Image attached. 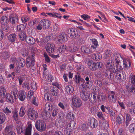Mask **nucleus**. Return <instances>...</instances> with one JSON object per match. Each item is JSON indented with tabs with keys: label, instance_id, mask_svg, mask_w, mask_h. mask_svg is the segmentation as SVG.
Masks as SVG:
<instances>
[{
	"label": "nucleus",
	"instance_id": "obj_62",
	"mask_svg": "<svg viewBox=\"0 0 135 135\" xmlns=\"http://www.w3.org/2000/svg\"><path fill=\"white\" fill-rule=\"evenodd\" d=\"M128 91L134 94H135V87H134L129 88L128 89Z\"/></svg>",
	"mask_w": 135,
	"mask_h": 135
},
{
	"label": "nucleus",
	"instance_id": "obj_30",
	"mask_svg": "<svg viewBox=\"0 0 135 135\" xmlns=\"http://www.w3.org/2000/svg\"><path fill=\"white\" fill-rule=\"evenodd\" d=\"M75 116L73 112H70L66 115V117L67 119L69 120H73L74 119Z\"/></svg>",
	"mask_w": 135,
	"mask_h": 135
},
{
	"label": "nucleus",
	"instance_id": "obj_7",
	"mask_svg": "<svg viewBox=\"0 0 135 135\" xmlns=\"http://www.w3.org/2000/svg\"><path fill=\"white\" fill-rule=\"evenodd\" d=\"M40 23L42 25L43 28L46 29L49 28L50 25V21L46 19L42 20L40 21Z\"/></svg>",
	"mask_w": 135,
	"mask_h": 135
},
{
	"label": "nucleus",
	"instance_id": "obj_11",
	"mask_svg": "<svg viewBox=\"0 0 135 135\" xmlns=\"http://www.w3.org/2000/svg\"><path fill=\"white\" fill-rule=\"evenodd\" d=\"M50 91L52 95L57 96L58 95L59 90L57 87L51 86L50 87Z\"/></svg>",
	"mask_w": 135,
	"mask_h": 135
},
{
	"label": "nucleus",
	"instance_id": "obj_15",
	"mask_svg": "<svg viewBox=\"0 0 135 135\" xmlns=\"http://www.w3.org/2000/svg\"><path fill=\"white\" fill-rule=\"evenodd\" d=\"M65 35L61 33L60 34L57 38V41L58 44H62L64 42L66 41Z\"/></svg>",
	"mask_w": 135,
	"mask_h": 135
},
{
	"label": "nucleus",
	"instance_id": "obj_46",
	"mask_svg": "<svg viewBox=\"0 0 135 135\" xmlns=\"http://www.w3.org/2000/svg\"><path fill=\"white\" fill-rule=\"evenodd\" d=\"M85 70V67L83 65L78 66L77 68V71L79 72H82L84 71Z\"/></svg>",
	"mask_w": 135,
	"mask_h": 135
},
{
	"label": "nucleus",
	"instance_id": "obj_40",
	"mask_svg": "<svg viewBox=\"0 0 135 135\" xmlns=\"http://www.w3.org/2000/svg\"><path fill=\"white\" fill-rule=\"evenodd\" d=\"M26 113L25 108L23 107H22L20 109L19 113V115L21 117H23Z\"/></svg>",
	"mask_w": 135,
	"mask_h": 135
},
{
	"label": "nucleus",
	"instance_id": "obj_49",
	"mask_svg": "<svg viewBox=\"0 0 135 135\" xmlns=\"http://www.w3.org/2000/svg\"><path fill=\"white\" fill-rule=\"evenodd\" d=\"M110 55L109 50H107L104 51V57L105 59L107 58Z\"/></svg>",
	"mask_w": 135,
	"mask_h": 135
},
{
	"label": "nucleus",
	"instance_id": "obj_8",
	"mask_svg": "<svg viewBox=\"0 0 135 135\" xmlns=\"http://www.w3.org/2000/svg\"><path fill=\"white\" fill-rule=\"evenodd\" d=\"M10 21L12 24H15L18 22V19L17 16L14 14H11L9 16Z\"/></svg>",
	"mask_w": 135,
	"mask_h": 135
},
{
	"label": "nucleus",
	"instance_id": "obj_35",
	"mask_svg": "<svg viewBox=\"0 0 135 135\" xmlns=\"http://www.w3.org/2000/svg\"><path fill=\"white\" fill-rule=\"evenodd\" d=\"M6 115L3 113L0 112V124L3 123L6 120Z\"/></svg>",
	"mask_w": 135,
	"mask_h": 135
},
{
	"label": "nucleus",
	"instance_id": "obj_55",
	"mask_svg": "<svg viewBox=\"0 0 135 135\" xmlns=\"http://www.w3.org/2000/svg\"><path fill=\"white\" fill-rule=\"evenodd\" d=\"M75 124V122L73 120L71 121L70 123L68 124L69 126H70L72 128H74Z\"/></svg>",
	"mask_w": 135,
	"mask_h": 135
},
{
	"label": "nucleus",
	"instance_id": "obj_47",
	"mask_svg": "<svg viewBox=\"0 0 135 135\" xmlns=\"http://www.w3.org/2000/svg\"><path fill=\"white\" fill-rule=\"evenodd\" d=\"M44 56L45 57V61L47 62H49L50 61V60L47 53L46 52L44 53Z\"/></svg>",
	"mask_w": 135,
	"mask_h": 135
},
{
	"label": "nucleus",
	"instance_id": "obj_4",
	"mask_svg": "<svg viewBox=\"0 0 135 135\" xmlns=\"http://www.w3.org/2000/svg\"><path fill=\"white\" fill-rule=\"evenodd\" d=\"M67 32L70 36V37L71 38H74L75 37H78L79 35L77 30L73 28H69L67 31Z\"/></svg>",
	"mask_w": 135,
	"mask_h": 135
},
{
	"label": "nucleus",
	"instance_id": "obj_34",
	"mask_svg": "<svg viewBox=\"0 0 135 135\" xmlns=\"http://www.w3.org/2000/svg\"><path fill=\"white\" fill-rule=\"evenodd\" d=\"M6 93V90L5 88L4 87L0 88V96L2 98L5 97V95Z\"/></svg>",
	"mask_w": 135,
	"mask_h": 135
},
{
	"label": "nucleus",
	"instance_id": "obj_33",
	"mask_svg": "<svg viewBox=\"0 0 135 135\" xmlns=\"http://www.w3.org/2000/svg\"><path fill=\"white\" fill-rule=\"evenodd\" d=\"M7 101L8 102L12 103L13 102L14 99L12 96L10 94L8 93L6 94L5 96Z\"/></svg>",
	"mask_w": 135,
	"mask_h": 135
},
{
	"label": "nucleus",
	"instance_id": "obj_38",
	"mask_svg": "<svg viewBox=\"0 0 135 135\" xmlns=\"http://www.w3.org/2000/svg\"><path fill=\"white\" fill-rule=\"evenodd\" d=\"M60 110L59 108L56 107L53 110L52 112V116L53 117H55L57 115L58 111Z\"/></svg>",
	"mask_w": 135,
	"mask_h": 135
},
{
	"label": "nucleus",
	"instance_id": "obj_27",
	"mask_svg": "<svg viewBox=\"0 0 135 135\" xmlns=\"http://www.w3.org/2000/svg\"><path fill=\"white\" fill-rule=\"evenodd\" d=\"M16 35L15 33L9 35L8 37L9 41L11 42H15L16 40Z\"/></svg>",
	"mask_w": 135,
	"mask_h": 135
},
{
	"label": "nucleus",
	"instance_id": "obj_23",
	"mask_svg": "<svg viewBox=\"0 0 135 135\" xmlns=\"http://www.w3.org/2000/svg\"><path fill=\"white\" fill-rule=\"evenodd\" d=\"M32 127V124L31 123H29L27 127L25 130V135H31Z\"/></svg>",
	"mask_w": 135,
	"mask_h": 135
},
{
	"label": "nucleus",
	"instance_id": "obj_28",
	"mask_svg": "<svg viewBox=\"0 0 135 135\" xmlns=\"http://www.w3.org/2000/svg\"><path fill=\"white\" fill-rule=\"evenodd\" d=\"M78 75H76L75 76V81L76 83H84L85 82V80L84 79L81 78L80 76Z\"/></svg>",
	"mask_w": 135,
	"mask_h": 135
},
{
	"label": "nucleus",
	"instance_id": "obj_63",
	"mask_svg": "<svg viewBox=\"0 0 135 135\" xmlns=\"http://www.w3.org/2000/svg\"><path fill=\"white\" fill-rule=\"evenodd\" d=\"M53 30L54 31H58L59 30L58 25L56 24L55 25H54L53 27Z\"/></svg>",
	"mask_w": 135,
	"mask_h": 135
},
{
	"label": "nucleus",
	"instance_id": "obj_5",
	"mask_svg": "<svg viewBox=\"0 0 135 135\" xmlns=\"http://www.w3.org/2000/svg\"><path fill=\"white\" fill-rule=\"evenodd\" d=\"M108 98L109 101L112 103H115L117 100V95L116 93L110 91L108 93Z\"/></svg>",
	"mask_w": 135,
	"mask_h": 135
},
{
	"label": "nucleus",
	"instance_id": "obj_26",
	"mask_svg": "<svg viewBox=\"0 0 135 135\" xmlns=\"http://www.w3.org/2000/svg\"><path fill=\"white\" fill-rule=\"evenodd\" d=\"M66 47V46L64 45H61L60 46V47L58 48V50L59 53H64L67 54V53Z\"/></svg>",
	"mask_w": 135,
	"mask_h": 135
},
{
	"label": "nucleus",
	"instance_id": "obj_44",
	"mask_svg": "<svg viewBox=\"0 0 135 135\" xmlns=\"http://www.w3.org/2000/svg\"><path fill=\"white\" fill-rule=\"evenodd\" d=\"M112 61L113 63L116 62L118 64L119 62V60L118 59V57L117 55H114L113 57L112 58Z\"/></svg>",
	"mask_w": 135,
	"mask_h": 135
},
{
	"label": "nucleus",
	"instance_id": "obj_41",
	"mask_svg": "<svg viewBox=\"0 0 135 135\" xmlns=\"http://www.w3.org/2000/svg\"><path fill=\"white\" fill-rule=\"evenodd\" d=\"M120 57L121 59L123 60V64L125 68H127L128 67V64H129L130 62L128 60L125 58H124L122 56H120Z\"/></svg>",
	"mask_w": 135,
	"mask_h": 135
},
{
	"label": "nucleus",
	"instance_id": "obj_60",
	"mask_svg": "<svg viewBox=\"0 0 135 135\" xmlns=\"http://www.w3.org/2000/svg\"><path fill=\"white\" fill-rule=\"evenodd\" d=\"M37 21V20H36L31 21L28 23V24L30 26H32L35 25Z\"/></svg>",
	"mask_w": 135,
	"mask_h": 135
},
{
	"label": "nucleus",
	"instance_id": "obj_57",
	"mask_svg": "<svg viewBox=\"0 0 135 135\" xmlns=\"http://www.w3.org/2000/svg\"><path fill=\"white\" fill-rule=\"evenodd\" d=\"M18 80L19 83V85H21L22 84V83L23 82L25 78L24 76H21L19 78H18Z\"/></svg>",
	"mask_w": 135,
	"mask_h": 135
},
{
	"label": "nucleus",
	"instance_id": "obj_32",
	"mask_svg": "<svg viewBox=\"0 0 135 135\" xmlns=\"http://www.w3.org/2000/svg\"><path fill=\"white\" fill-rule=\"evenodd\" d=\"M129 130L130 133L135 134V123H132L129 127Z\"/></svg>",
	"mask_w": 135,
	"mask_h": 135
},
{
	"label": "nucleus",
	"instance_id": "obj_54",
	"mask_svg": "<svg viewBox=\"0 0 135 135\" xmlns=\"http://www.w3.org/2000/svg\"><path fill=\"white\" fill-rule=\"evenodd\" d=\"M70 48L69 51L71 52H75L78 50V48L76 47H71Z\"/></svg>",
	"mask_w": 135,
	"mask_h": 135
},
{
	"label": "nucleus",
	"instance_id": "obj_20",
	"mask_svg": "<svg viewBox=\"0 0 135 135\" xmlns=\"http://www.w3.org/2000/svg\"><path fill=\"white\" fill-rule=\"evenodd\" d=\"M26 93L24 91L21 90L19 91L18 98L20 100L22 101H24L26 98Z\"/></svg>",
	"mask_w": 135,
	"mask_h": 135
},
{
	"label": "nucleus",
	"instance_id": "obj_22",
	"mask_svg": "<svg viewBox=\"0 0 135 135\" xmlns=\"http://www.w3.org/2000/svg\"><path fill=\"white\" fill-rule=\"evenodd\" d=\"M86 82L85 83V86L88 88L91 87L93 84L92 82L89 80V78L88 77H86L85 79Z\"/></svg>",
	"mask_w": 135,
	"mask_h": 135
},
{
	"label": "nucleus",
	"instance_id": "obj_58",
	"mask_svg": "<svg viewBox=\"0 0 135 135\" xmlns=\"http://www.w3.org/2000/svg\"><path fill=\"white\" fill-rule=\"evenodd\" d=\"M81 17L85 20H86L87 19L90 18V16L87 15L83 14L81 16Z\"/></svg>",
	"mask_w": 135,
	"mask_h": 135
},
{
	"label": "nucleus",
	"instance_id": "obj_56",
	"mask_svg": "<svg viewBox=\"0 0 135 135\" xmlns=\"http://www.w3.org/2000/svg\"><path fill=\"white\" fill-rule=\"evenodd\" d=\"M118 102L122 109H125V106L123 102H120L118 100Z\"/></svg>",
	"mask_w": 135,
	"mask_h": 135
},
{
	"label": "nucleus",
	"instance_id": "obj_3",
	"mask_svg": "<svg viewBox=\"0 0 135 135\" xmlns=\"http://www.w3.org/2000/svg\"><path fill=\"white\" fill-rule=\"evenodd\" d=\"M28 115L29 118L31 120L36 119L38 117V113L35 110L31 108L28 109Z\"/></svg>",
	"mask_w": 135,
	"mask_h": 135
},
{
	"label": "nucleus",
	"instance_id": "obj_51",
	"mask_svg": "<svg viewBox=\"0 0 135 135\" xmlns=\"http://www.w3.org/2000/svg\"><path fill=\"white\" fill-rule=\"evenodd\" d=\"M33 90H30L28 92V99H30L31 97L32 96L33 94Z\"/></svg>",
	"mask_w": 135,
	"mask_h": 135
},
{
	"label": "nucleus",
	"instance_id": "obj_6",
	"mask_svg": "<svg viewBox=\"0 0 135 135\" xmlns=\"http://www.w3.org/2000/svg\"><path fill=\"white\" fill-rule=\"evenodd\" d=\"M80 96L81 98L83 100L85 101L87 100L89 98L90 94L89 91H85L83 90H81L80 92Z\"/></svg>",
	"mask_w": 135,
	"mask_h": 135
},
{
	"label": "nucleus",
	"instance_id": "obj_37",
	"mask_svg": "<svg viewBox=\"0 0 135 135\" xmlns=\"http://www.w3.org/2000/svg\"><path fill=\"white\" fill-rule=\"evenodd\" d=\"M13 126L11 125H7L5 129L4 132L7 133H9L10 132H13L11 131Z\"/></svg>",
	"mask_w": 135,
	"mask_h": 135
},
{
	"label": "nucleus",
	"instance_id": "obj_12",
	"mask_svg": "<svg viewBox=\"0 0 135 135\" xmlns=\"http://www.w3.org/2000/svg\"><path fill=\"white\" fill-rule=\"evenodd\" d=\"M88 67L92 70H94L97 69L96 63L93 62L92 61H89L88 63Z\"/></svg>",
	"mask_w": 135,
	"mask_h": 135
},
{
	"label": "nucleus",
	"instance_id": "obj_19",
	"mask_svg": "<svg viewBox=\"0 0 135 135\" xmlns=\"http://www.w3.org/2000/svg\"><path fill=\"white\" fill-rule=\"evenodd\" d=\"M26 42L30 45H33L35 43V39L30 36H27L25 40Z\"/></svg>",
	"mask_w": 135,
	"mask_h": 135
},
{
	"label": "nucleus",
	"instance_id": "obj_24",
	"mask_svg": "<svg viewBox=\"0 0 135 135\" xmlns=\"http://www.w3.org/2000/svg\"><path fill=\"white\" fill-rule=\"evenodd\" d=\"M52 108V106L51 104L49 103H47L45 105L44 109L46 115L47 112L51 110Z\"/></svg>",
	"mask_w": 135,
	"mask_h": 135
},
{
	"label": "nucleus",
	"instance_id": "obj_16",
	"mask_svg": "<svg viewBox=\"0 0 135 135\" xmlns=\"http://www.w3.org/2000/svg\"><path fill=\"white\" fill-rule=\"evenodd\" d=\"M81 51L83 53H85L87 54H90L92 52V51L90 50L89 47L87 46L83 45L81 47Z\"/></svg>",
	"mask_w": 135,
	"mask_h": 135
},
{
	"label": "nucleus",
	"instance_id": "obj_50",
	"mask_svg": "<svg viewBox=\"0 0 135 135\" xmlns=\"http://www.w3.org/2000/svg\"><path fill=\"white\" fill-rule=\"evenodd\" d=\"M18 91L17 90H14L12 92V94L13 95L15 99H17L18 96Z\"/></svg>",
	"mask_w": 135,
	"mask_h": 135
},
{
	"label": "nucleus",
	"instance_id": "obj_9",
	"mask_svg": "<svg viewBox=\"0 0 135 135\" xmlns=\"http://www.w3.org/2000/svg\"><path fill=\"white\" fill-rule=\"evenodd\" d=\"M109 127L108 122L105 120H103L99 124V127L102 129L106 130Z\"/></svg>",
	"mask_w": 135,
	"mask_h": 135
},
{
	"label": "nucleus",
	"instance_id": "obj_59",
	"mask_svg": "<svg viewBox=\"0 0 135 135\" xmlns=\"http://www.w3.org/2000/svg\"><path fill=\"white\" fill-rule=\"evenodd\" d=\"M95 55L96 59H95V60H98L102 58V55L100 53H95Z\"/></svg>",
	"mask_w": 135,
	"mask_h": 135
},
{
	"label": "nucleus",
	"instance_id": "obj_36",
	"mask_svg": "<svg viewBox=\"0 0 135 135\" xmlns=\"http://www.w3.org/2000/svg\"><path fill=\"white\" fill-rule=\"evenodd\" d=\"M26 26V25H25L24 24L18 25L17 27V31H24L23 30L25 29Z\"/></svg>",
	"mask_w": 135,
	"mask_h": 135
},
{
	"label": "nucleus",
	"instance_id": "obj_64",
	"mask_svg": "<svg viewBox=\"0 0 135 135\" xmlns=\"http://www.w3.org/2000/svg\"><path fill=\"white\" fill-rule=\"evenodd\" d=\"M71 130L68 129L64 130V134L65 135H70L71 133Z\"/></svg>",
	"mask_w": 135,
	"mask_h": 135
},
{
	"label": "nucleus",
	"instance_id": "obj_31",
	"mask_svg": "<svg viewBox=\"0 0 135 135\" xmlns=\"http://www.w3.org/2000/svg\"><path fill=\"white\" fill-rule=\"evenodd\" d=\"M123 122V118L119 115L117 116L115 119L116 124L117 125H119Z\"/></svg>",
	"mask_w": 135,
	"mask_h": 135
},
{
	"label": "nucleus",
	"instance_id": "obj_25",
	"mask_svg": "<svg viewBox=\"0 0 135 135\" xmlns=\"http://www.w3.org/2000/svg\"><path fill=\"white\" fill-rule=\"evenodd\" d=\"M30 59V57H28L27 59L26 65L27 67H30L31 66H33L34 65L35 60L34 59H32L30 61L29 60Z\"/></svg>",
	"mask_w": 135,
	"mask_h": 135
},
{
	"label": "nucleus",
	"instance_id": "obj_21",
	"mask_svg": "<svg viewBox=\"0 0 135 135\" xmlns=\"http://www.w3.org/2000/svg\"><path fill=\"white\" fill-rule=\"evenodd\" d=\"M19 39L21 41H24L26 39L27 37L26 32L25 31L20 32L18 33Z\"/></svg>",
	"mask_w": 135,
	"mask_h": 135
},
{
	"label": "nucleus",
	"instance_id": "obj_2",
	"mask_svg": "<svg viewBox=\"0 0 135 135\" xmlns=\"http://www.w3.org/2000/svg\"><path fill=\"white\" fill-rule=\"evenodd\" d=\"M72 101L73 105L75 107L79 108L81 105V100L76 95H74L73 96Z\"/></svg>",
	"mask_w": 135,
	"mask_h": 135
},
{
	"label": "nucleus",
	"instance_id": "obj_13",
	"mask_svg": "<svg viewBox=\"0 0 135 135\" xmlns=\"http://www.w3.org/2000/svg\"><path fill=\"white\" fill-rule=\"evenodd\" d=\"M55 45L53 44H48L46 47V51L49 53L54 52Z\"/></svg>",
	"mask_w": 135,
	"mask_h": 135
},
{
	"label": "nucleus",
	"instance_id": "obj_53",
	"mask_svg": "<svg viewBox=\"0 0 135 135\" xmlns=\"http://www.w3.org/2000/svg\"><path fill=\"white\" fill-rule=\"evenodd\" d=\"M17 132L19 134H20L23 132L22 128L21 127L19 126H17L16 127Z\"/></svg>",
	"mask_w": 135,
	"mask_h": 135
},
{
	"label": "nucleus",
	"instance_id": "obj_18",
	"mask_svg": "<svg viewBox=\"0 0 135 135\" xmlns=\"http://www.w3.org/2000/svg\"><path fill=\"white\" fill-rule=\"evenodd\" d=\"M1 54V58L4 60H7L10 57L9 52L8 51H6L4 52H2Z\"/></svg>",
	"mask_w": 135,
	"mask_h": 135
},
{
	"label": "nucleus",
	"instance_id": "obj_10",
	"mask_svg": "<svg viewBox=\"0 0 135 135\" xmlns=\"http://www.w3.org/2000/svg\"><path fill=\"white\" fill-rule=\"evenodd\" d=\"M88 124H90L92 128H94L97 127L98 124V123L96 119L92 118L89 119Z\"/></svg>",
	"mask_w": 135,
	"mask_h": 135
},
{
	"label": "nucleus",
	"instance_id": "obj_61",
	"mask_svg": "<svg viewBox=\"0 0 135 135\" xmlns=\"http://www.w3.org/2000/svg\"><path fill=\"white\" fill-rule=\"evenodd\" d=\"M5 24L2 25H1V27L3 29V30L4 31H5L6 32H8L9 30V29L7 27H5Z\"/></svg>",
	"mask_w": 135,
	"mask_h": 135
},
{
	"label": "nucleus",
	"instance_id": "obj_1",
	"mask_svg": "<svg viewBox=\"0 0 135 135\" xmlns=\"http://www.w3.org/2000/svg\"><path fill=\"white\" fill-rule=\"evenodd\" d=\"M35 127L36 129L40 132L44 131L46 128V126L45 122L41 120H38L35 122Z\"/></svg>",
	"mask_w": 135,
	"mask_h": 135
},
{
	"label": "nucleus",
	"instance_id": "obj_52",
	"mask_svg": "<svg viewBox=\"0 0 135 135\" xmlns=\"http://www.w3.org/2000/svg\"><path fill=\"white\" fill-rule=\"evenodd\" d=\"M3 111L7 115H9L11 113V111L7 107H6L5 109L3 110Z\"/></svg>",
	"mask_w": 135,
	"mask_h": 135
},
{
	"label": "nucleus",
	"instance_id": "obj_14",
	"mask_svg": "<svg viewBox=\"0 0 135 135\" xmlns=\"http://www.w3.org/2000/svg\"><path fill=\"white\" fill-rule=\"evenodd\" d=\"M65 90L68 95H72L74 91V88L71 85H68L66 86Z\"/></svg>",
	"mask_w": 135,
	"mask_h": 135
},
{
	"label": "nucleus",
	"instance_id": "obj_39",
	"mask_svg": "<svg viewBox=\"0 0 135 135\" xmlns=\"http://www.w3.org/2000/svg\"><path fill=\"white\" fill-rule=\"evenodd\" d=\"M1 21H2V25L5 24L8 22V18L6 16H2L1 18Z\"/></svg>",
	"mask_w": 135,
	"mask_h": 135
},
{
	"label": "nucleus",
	"instance_id": "obj_43",
	"mask_svg": "<svg viewBox=\"0 0 135 135\" xmlns=\"http://www.w3.org/2000/svg\"><path fill=\"white\" fill-rule=\"evenodd\" d=\"M12 115L13 119L17 121L18 119V113L16 111H15L13 112Z\"/></svg>",
	"mask_w": 135,
	"mask_h": 135
},
{
	"label": "nucleus",
	"instance_id": "obj_48",
	"mask_svg": "<svg viewBox=\"0 0 135 135\" xmlns=\"http://www.w3.org/2000/svg\"><path fill=\"white\" fill-rule=\"evenodd\" d=\"M97 115L98 117L100 119H102V120H105L102 112H98Z\"/></svg>",
	"mask_w": 135,
	"mask_h": 135
},
{
	"label": "nucleus",
	"instance_id": "obj_29",
	"mask_svg": "<svg viewBox=\"0 0 135 135\" xmlns=\"http://www.w3.org/2000/svg\"><path fill=\"white\" fill-rule=\"evenodd\" d=\"M116 78L118 80H120L122 81H124L126 79V78L124 76L123 74L122 73H117L115 76Z\"/></svg>",
	"mask_w": 135,
	"mask_h": 135
},
{
	"label": "nucleus",
	"instance_id": "obj_45",
	"mask_svg": "<svg viewBox=\"0 0 135 135\" xmlns=\"http://www.w3.org/2000/svg\"><path fill=\"white\" fill-rule=\"evenodd\" d=\"M18 64L20 66H23L25 65L26 63L25 60L23 58H21L19 61Z\"/></svg>",
	"mask_w": 135,
	"mask_h": 135
},
{
	"label": "nucleus",
	"instance_id": "obj_42",
	"mask_svg": "<svg viewBox=\"0 0 135 135\" xmlns=\"http://www.w3.org/2000/svg\"><path fill=\"white\" fill-rule=\"evenodd\" d=\"M21 21L23 23H25L30 20V17L26 15H24L21 17Z\"/></svg>",
	"mask_w": 135,
	"mask_h": 135
},
{
	"label": "nucleus",
	"instance_id": "obj_17",
	"mask_svg": "<svg viewBox=\"0 0 135 135\" xmlns=\"http://www.w3.org/2000/svg\"><path fill=\"white\" fill-rule=\"evenodd\" d=\"M98 98V96L97 94L93 93L91 94V97L89 100L91 103H94L97 102Z\"/></svg>",
	"mask_w": 135,
	"mask_h": 135
}]
</instances>
